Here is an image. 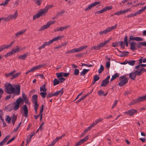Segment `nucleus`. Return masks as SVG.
I'll return each mask as SVG.
<instances>
[{
    "mask_svg": "<svg viewBox=\"0 0 146 146\" xmlns=\"http://www.w3.org/2000/svg\"><path fill=\"white\" fill-rule=\"evenodd\" d=\"M135 40L137 41H142L143 40V39L141 37H136Z\"/></svg>",
    "mask_w": 146,
    "mask_h": 146,
    "instance_id": "774afa93",
    "label": "nucleus"
},
{
    "mask_svg": "<svg viewBox=\"0 0 146 146\" xmlns=\"http://www.w3.org/2000/svg\"><path fill=\"white\" fill-rule=\"evenodd\" d=\"M19 74L20 73H18L15 74H13V75H12V78H14L18 77L19 76Z\"/></svg>",
    "mask_w": 146,
    "mask_h": 146,
    "instance_id": "5fc2aeb1",
    "label": "nucleus"
},
{
    "mask_svg": "<svg viewBox=\"0 0 146 146\" xmlns=\"http://www.w3.org/2000/svg\"><path fill=\"white\" fill-rule=\"evenodd\" d=\"M23 103V101L21 98H19L17 99L15 103V105L14 107V109L15 110H17L19 107L20 104H22Z\"/></svg>",
    "mask_w": 146,
    "mask_h": 146,
    "instance_id": "0eeeda50",
    "label": "nucleus"
},
{
    "mask_svg": "<svg viewBox=\"0 0 146 146\" xmlns=\"http://www.w3.org/2000/svg\"><path fill=\"white\" fill-rule=\"evenodd\" d=\"M135 61L134 60L128 61V64L131 66H133L135 64Z\"/></svg>",
    "mask_w": 146,
    "mask_h": 146,
    "instance_id": "4c0bfd02",
    "label": "nucleus"
},
{
    "mask_svg": "<svg viewBox=\"0 0 146 146\" xmlns=\"http://www.w3.org/2000/svg\"><path fill=\"white\" fill-rule=\"evenodd\" d=\"M11 20L16 19L18 15V13L17 10H16L13 14L9 15Z\"/></svg>",
    "mask_w": 146,
    "mask_h": 146,
    "instance_id": "2eb2a0df",
    "label": "nucleus"
},
{
    "mask_svg": "<svg viewBox=\"0 0 146 146\" xmlns=\"http://www.w3.org/2000/svg\"><path fill=\"white\" fill-rule=\"evenodd\" d=\"M137 111V110L134 109H132L128 111L123 112V113L125 115H129L131 116H132Z\"/></svg>",
    "mask_w": 146,
    "mask_h": 146,
    "instance_id": "1a4fd4ad",
    "label": "nucleus"
},
{
    "mask_svg": "<svg viewBox=\"0 0 146 146\" xmlns=\"http://www.w3.org/2000/svg\"><path fill=\"white\" fill-rule=\"evenodd\" d=\"M137 75L134 72H131L129 74V77L131 79L133 80H135Z\"/></svg>",
    "mask_w": 146,
    "mask_h": 146,
    "instance_id": "6ab92c4d",
    "label": "nucleus"
},
{
    "mask_svg": "<svg viewBox=\"0 0 146 146\" xmlns=\"http://www.w3.org/2000/svg\"><path fill=\"white\" fill-rule=\"evenodd\" d=\"M120 75V74L118 73H116L113 74L110 80L111 81H112Z\"/></svg>",
    "mask_w": 146,
    "mask_h": 146,
    "instance_id": "bb28decb",
    "label": "nucleus"
},
{
    "mask_svg": "<svg viewBox=\"0 0 146 146\" xmlns=\"http://www.w3.org/2000/svg\"><path fill=\"white\" fill-rule=\"evenodd\" d=\"M146 66V64H139L138 66H135V68H138L139 66L141 67V68H144Z\"/></svg>",
    "mask_w": 146,
    "mask_h": 146,
    "instance_id": "37998d69",
    "label": "nucleus"
},
{
    "mask_svg": "<svg viewBox=\"0 0 146 146\" xmlns=\"http://www.w3.org/2000/svg\"><path fill=\"white\" fill-rule=\"evenodd\" d=\"M55 21H48L46 25H44L42 26L38 30L39 31H42L44 30L45 29H46L48 28L50 26L54 23Z\"/></svg>",
    "mask_w": 146,
    "mask_h": 146,
    "instance_id": "6e6552de",
    "label": "nucleus"
},
{
    "mask_svg": "<svg viewBox=\"0 0 146 146\" xmlns=\"http://www.w3.org/2000/svg\"><path fill=\"white\" fill-rule=\"evenodd\" d=\"M62 36H58L56 37L53 38L51 40H50L49 41L50 44L52 43L53 42L57 41L58 40H61L63 37Z\"/></svg>",
    "mask_w": 146,
    "mask_h": 146,
    "instance_id": "ddd939ff",
    "label": "nucleus"
},
{
    "mask_svg": "<svg viewBox=\"0 0 146 146\" xmlns=\"http://www.w3.org/2000/svg\"><path fill=\"white\" fill-rule=\"evenodd\" d=\"M102 120V119L101 118H99L98 119L96 120L94 122L92 123L93 125L94 126L95 125H96L97 123H98V122L101 121Z\"/></svg>",
    "mask_w": 146,
    "mask_h": 146,
    "instance_id": "7c9ffc66",
    "label": "nucleus"
},
{
    "mask_svg": "<svg viewBox=\"0 0 146 146\" xmlns=\"http://www.w3.org/2000/svg\"><path fill=\"white\" fill-rule=\"evenodd\" d=\"M21 122H20L19 124L18 125V126L15 128L13 130V132H16V131H17V130H18V129L19 128V127H20V125H21Z\"/></svg>",
    "mask_w": 146,
    "mask_h": 146,
    "instance_id": "3c124183",
    "label": "nucleus"
},
{
    "mask_svg": "<svg viewBox=\"0 0 146 146\" xmlns=\"http://www.w3.org/2000/svg\"><path fill=\"white\" fill-rule=\"evenodd\" d=\"M63 89H61L54 93V96H56L60 94V95H61L63 94Z\"/></svg>",
    "mask_w": 146,
    "mask_h": 146,
    "instance_id": "4be33fe9",
    "label": "nucleus"
},
{
    "mask_svg": "<svg viewBox=\"0 0 146 146\" xmlns=\"http://www.w3.org/2000/svg\"><path fill=\"white\" fill-rule=\"evenodd\" d=\"M16 120V118L15 116V115H13L12 116V122L13 124L14 125L15 124V121Z\"/></svg>",
    "mask_w": 146,
    "mask_h": 146,
    "instance_id": "c03bdc74",
    "label": "nucleus"
},
{
    "mask_svg": "<svg viewBox=\"0 0 146 146\" xmlns=\"http://www.w3.org/2000/svg\"><path fill=\"white\" fill-rule=\"evenodd\" d=\"M15 138V137H13V138H11L10 139L9 141H8V142H7V144H9L11 142L13 141L14 140Z\"/></svg>",
    "mask_w": 146,
    "mask_h": 146,
    "instance_id": "338daca9",
    "label": "nucleus"
},
{
    "mask_svg": "<svg viewBox=\"0 0 146 146\" xmlns=\"http://www.w3.org/2000/svg\"><path fill=\"white\" fill-rule=\"evenodd\" d=\"M4 20V21H9L11 19L10 18V17L9 15H8L7 17L4 18V17H1L0 18V23L1 22V21L3 20Z\"/></svg>",
    "mask_w": 146,
    "mask_h": 146,
    "instance_id": "5701e85b",
    "label": "nucleus"
},
{
    "mask_svg": "<svg viewBox=\"0 0 146 146\" xmlns=\"http://www.w3.org/2000/svg\"><path fill=\"white\" fill-rule=\"evenodd\" d=\"M109 82V80H107L105 79L102 81L101 86L106 87L107 86Z\"/></svg>",
    "mask_w": 146,
    "mask_h": 146,
    "instance_id": "b1692460",
    "label": "nucleus"
},
{
    "mask_svg": "<svg viewBox=\"0 0 146 146\" xmlns=\"http://www.w3.org/2000/svg\"><path fill=\"white\" fill-rule=\"evenodd\" d=\"M50 44L48 42H45L41 46H40L38 48V49L41 50L44 48L46 46L49 45Z\"/></svg>",
    "mask_w": 146,
    "mask_h": 146,
    "instance_id": "aec40b11",
    "label": "nucleus"
},
{
    "mask_svg": "<svg viewBox=\"0 0 146 146\" xmlns=\"http://www.w3.org/2000/svg\"><path fill=\"white\" fill-rule=\"evenodd\" d=\"M31 139V138L30 137L28 136H27L26 141L27 144H28L29 142H30Z\"/></svg>",
    "mask_w": 146,
    "mask_h": 146,
    "instance_id": "0e129e2a",
    "label": "nucleus"
},
{
    "mask_svg": "<svg viewBox=\"0 0 146 146\" xmlns=\"http://www.w3.org/2000/svg\"><path fill=\"white\" fill-rule=\"evenodd\" d=\"M10 137V135L6 136L5 137L4 139H3V141H4L5 143L7 142L8 139Z\"/></svg>",
    "mask_w": 146,
    "mask_h": 146,
    "instance_id": "603ef678",
    "label": "nucleus"
},
{
    "mask_svg": "<svg viewBox=\"0 0 146 146\" xmlns=\"http://www.w3.org/2000/svg\"><path fill=\"white\" fill-rule=\"evenodd\" d=\"M13 54H14V53L12 50L11 51L8 52L7 53V54H6L5 55V56L6 58V57H7L8 56H10L11 55H12Z\"/></svg>",
    "mask_w": 146,
    "mask_h": 146,
    "instance_id": "c9c22d12",
    "label": "nucleus"
},
{
    "mask_svg": "<svg viewBox=\"0 0 146 146\" xmlns=\"http://www.w3.org/2000/svg\"><path fill=\"white\" fill-rule=\"evenodd\" d=\"M70 27V26L67 25L64 27H58L56 29L54 30V31L55 32L58 31H63L68 28Z\"/></svg>",
    "mask_w": 146,
    "mask_h": 146,
    "instance_id": "4468645a",
    "label": "nucleus"
},
{
    "mask_svg": "<svg viewBox=\"0 0 146 146\" xmlns=\"http://www.w3.org/2000/svg\"><path fill=\"white\" fill-rule=\"evenodd\" d=\"M79 70L78 69H75L74 70V74L75 75H78L79 73Z\"/></svg>",
    "mask_w": 146,
    "mask_h": 146,
    "instance_id": "09e8293b",
    "label": "nucleus"
},
{
    "mask_svg": "<svg viewBox=\"0 0 146 146\" xmlns=\"http://www.w3.org/2000/svg\"><path fill=\"white\" fill-rule=\"evenodd\" d=\"M109 32L107 28L104 30L103 31H100L99 32V34L100 35H104L107 34Z\"/></svg>",
    "mask_w": 146,
    "mask_h": 146,
    "instance_id": "cd10ccee",
    "label": "nucleus"
},
{
    "mask_svg": "<svg viewBox=\"0 0 146 146\" xmlns=\"http://www.w3.org/2000/svg\"><path fill=\"white\" fill-rule=\"evenodd\" d=\"M63 72H60V73H56V75L58 78H59L63 77L62 76H63Z\"/></svg>",
    "mask_w": 146,
    "mask_h": 146,
    "instance_id": "ea45409f",
    "label": "nucleus"
},
{
    "mask_svg": "<svg viewBox=\"0 0 146 146\" xmlns=\"http://www.w3.org/2000/svg\"><path fill=\"white\" fill-rule=\"evenodd\" d=\"M88 139V136L84 138L81 139L80 141L82 143L85 142Z\"/></svg>",
    "mask_w": 146,
    "mask_h": 146,
    "instance_id": "a18cd8bd",
    "label": "nucleus"
},
{
    "mask_svg": "<svg viewBox=\"0 0 146 146\" xmlns=\"http://www.w3.org/2000/svg\"><path fill=\"white\" fill-rule=\"evenodd\" d=\"M52 7V5H49L46 6L44 9H40L36 14L33 16V19L35 20L43 15L48 11L49 9L51 8Z\"/></svg>",
    "mask_w": 146,
    "mask_h": 146,
    "instance_id": "f03ea898",
    "label": "nucleus"
},
{
    "mask_svg": "<svg viewBox=\"0 0 146 146\" xmlns=\"http://www.w3.org/2000/svg\"><path fill=\"white\" fill-rule=\"evenodd\" d=\"M28 55V54L27 53L25 54L19 56V58L21 60H25L27 57Z\"/></svg>",
    "mask_w": 146,
    "mask_h": 146,
    "instance_id": "a878e982",
    "label": "nucleus"
},
{
    "mask_svg": "<svg viewBox=\"0 0 146 146\" xmlns=\"http://www.w3.org/2000/svg\"><path fill=\"white\" fill-rule=\"evenodd\" d=\"M100 3L99 1L95 2L94 3L89 5L88 7L85 9L86 11H87L90 9L92 7H94L97 5H99Z\"/></svg>",
    "mask_w": 146,
    "mask_h": 146,
    "instance_id": "9b49d317",
    "label": "nucleus"
},
{
    "mask_svg": "<svg viewBox=\"0 0 146 146\" xmlns=\"http://www.w3.org/2000/svg\"><path fill=\"white\" fill-rule=\"evenodd\" d=\"M130 47L131 49L132 50H136L135 42L134 41L131 42L130 44Z\"/></svg>",
    "mask_w": 146,
    "mask_h": 146,
    "instance_id": "dca6fc26",
    "label": "nucleus"
},
{
    "mask_svg": "<svg viewBox=\"0 0 146 146\" xmlns=\"http://www.w3.org/2000/svg\"><path fill=\"white\" fill-rule=\"evenodd\" d=\"M11 0H5L4 2L1 3L0 4V6H5L7 5L8 3Z\"/></svg>",
    "mask_w": 146,
    "mask_h": 146,
    "instance_id": "c756f323",
    "label": "nucleus"
},
{
    "mask_svg": "<svg viewBox=\"0 0 146 146\" xmlns=\"http://www.w3.org/2000/svg\"><path fill=\"white\" fill-rule=\"evenodd\" d=\"M146 9V5L144 6V7L139 10L138 11H137V13L139 14H140L143 11H144L145 9Z\"/></svg>",
    "mask_w": 146,
    "mask_h": 146,
    "instance_id": "72a5a7b5",
    "label": "nucleus"
},
{
    "mask_svg": "<svg viewBox=\"0 0 146 146\" xmlns=\"http://www.w3.org/2000/svg\"><path fill=\"white\" fill-rule=\"evenodd\" d=\"M42 0H37L35 1L36 3L38 5H40L41 3Z\"/></svg>",
    "mask_w": 146,
    "mask_h": 146,
    "instance_id": "4d7b16f0",
    "label": "nucleus"
},
{
    "mask_svg": "<svg viewBox=\"0 0 146 146\" xmlns=\"http://www.w3.org/2000/svg\"><path fill=\"white\" fill-rule=\"evenodd\" d=\"M89 70V69H83L82 71L80 73V74L81 76H84Z\"/></svg>",
    "mask_w": 146,
    "mask_h": 146,
    "instance_id": "393cba45",
    "label": "nucleus"
},
{
    "mask_svg": "<svg viewBox=\"0 0 146 146\" xmlns=\"http://www.w3.org/2000/svg\"><path fill=\"white\" fill-rule=\"evenodd\" d=\"M110 66V62L109 61H107L106 62V68H108L109 69Z\"/></svg>",
    "mask_w": 146,
    "mask_h": 146,
    "instance_id": "8fccbe9b",
    "label": "nucleus"
},
{
    "mask_svg": "<svg viewBox=\"0 0 146 146\" xmlns=\"http://www.w3.org/2000/svg\"><path fill=\"white\" fill-rule=\"evenodd\" d=\"M136 37H134L132 36L131 35L129 36V40H135Z\"/></svg>",
    "mask_w": 146,
    "mask_h": 146,
    "instance_id": "bf43d9fd",
    "label": "nucleus"
},
{
    "mask_svg": "<svg viewBox=\"0 0 146 146\" xmlns=\"http://www.w3.org/2000/svg\"><path fill=\"white\" fill-rule=\"evenodd\" d=\"M120 82L118 84L120 86H122L127 84L128 81V79L125 76L123 75L119 77Z\"/></svg>",
    "mask_w": 146,
    "mask_h": 146,
    "instance_id": "39448f33",
    "label": "nucleus"
},
{
    "mask_svg": "<svg viewBox=\"0 0 146 146\" xmlns=\"http://www.w3.org/2000/svg\"><path fill=\"white\" fill-rule=\"evenodd\" d=\"M146 100V94L143 96L140 97L138 98L137 99H135L133 100L132 102L129 104V105H131L134 104L136 103H138L140 102H142Z\"/></svg>",
    "mask_w": 146,
    "mask_h": 146,
    "instance_id": "20e7f679",
    "label": "nucleus"
},
{
    "mask_svg": "<svg viewBox=\"0 0 146 146\" xmlns=\"http://www.w3.org/2000/svg\"><path fill=\"white\" fill-rule=\"evenodd\" d=\"M117 100H115L114 102V103H113V104L112 105V107H111L112 109L113 108L115 107V106L117 105Z\"/></svg>",
    "mask_w": 146,
    "mask_h": 146,
    "instance_id": "680f3d73",
    "label": "nucleus"
},
{
    "mask_svg": "<svg viewBox=\"0 0 146 146\" xmlns=\"http://www.w3.org/2000/svg\"><path fill=\"white\" fill-rule=\"evenodd\" d=\"M87 47L88 46L87 45H84L78 48H75L66 51V54H68L69 53H74L76 52H80L87 48Z\"/></svg>",
    "mask_w": 146,
    "mask_h": 146,
    "instance_id": "7ed1b4c3",
    "label": "nucleus"
},
{
    "mask_svg": "<svg viewBox=\"0 0 146 146\" xmlns=\"http://www.w3.org/2000/svg\"><path fill=\"white\" fill-rule=\"evenodd\" d=\"M23 115L25 117H27L28 115V109L27 106L24 105L23 107Z\"/></svg>",
    "mask_w": 146,
    "mask_h": 146,
    "instance_id": "f8f14e48",
    "label": "nucleus"
},
{
    "mask_svg": "<svg viewBox=\"0 0 146 146\" xmlns=\"http://www.w3.org/2000/svg\"><path fill=\"white\" fill-rule=\"evenodd\" d=\"M12 50L14 54L17 53L19 51V47L17 46L16 48L12 49Z\"/></svg>",
    "mask_w": 146,
    "mask_h": 146,
    "instance_id": "2f4dec72",
    "label": "nucleus"
},
{
    "mask_svg": "<svg viewBox=\"0 0 146 146\" xmlns=\"http://www.w3.org/2000/svg\"><path fill=\"white\" fill-rule=\"evenodd\" d=\"M40 94L43 98H44L46 97L47 93L46 92H41Z\"/></svg>",
    "mask_w": 146,
    "mask_h": 146,
    "instance_id": "f704fd0d",
    "label": "nucleus"
},
{
    "mask_svg": "<svg viewBox=\"0 0 146 146\" xmlns=\"http://www.w3.org/2000/svg\"><path fill=\"white\" fill-rule=\"evenodd\" d=\"M129 10V9H127L126 10H121L122 13V14H124L125 13H127L128 12Z\"/></svg>",
    "mask_w": 146,
    "mask_h": 146,
    "instance_id": "69168bd1",
    "label": "nucleus"
},
{
    "mask_svg": "<svg viewBox=\"0 0 146 146\" xmlns=\"http://www.w3.org/2000/svg\"><path fill=\"white\" fill-rule=\"evenodd\" d=\"M117 26V25L115 24L114 26H113L112 27H109L107 28V29L108 30V31L109 32H110V31H111L112 30H113L115 29L116 28V27Z\"/></svg>",
    "mask_w": 146,
    "mask_h": 146,
    "instance_id": "c85d7f7f",
    "label": "nucleus"
},
{
    "mask_svg": "<svg viewBox=\"0 0 146 146\" xmlns=\"http://www.w3.org/2000/svg\"><path fill=\"white\" fill-rule=\"evenodd\" d=\"M122 14L121 10L119 11H118L116 13H115L114 14V15H120Z\"/></svg>",
    "mask_w": 146,
    "mask_h": 146,
    "instance_id": "052dcab7",
    "label": "nucleus"
},
{
    "mask_svg": "<svg viewBox=\"0 0 146 146\" xmlns=\"http://www.w3.org/2000/svg\"><path fill=\"white\" fill-rule=\"evenodd\" d=\"M100 77L97 75H95L94 76V79L95 81H97L99 80Z\"/></svg>",
    "mask_w": 146,
    "mask_h": 146,
    "instance_id": "6e6d98bb",
    "label": "nucleus"
},
{
    "mask_svg": "<svg viewBox=\"0 0 146 146\" xmlns=\"http://www.w3.org/2000/svg\"><path fill=\"white\" fill-rule=\"evenodd\" d=\"M44 66V64H43L38 65L35 66H34V68L35 70H37L38 69H39V68H40Z\"/></svg>",
    "mask_w": 146,
    "mask_h": 146,
    "instance_id": "473e14b6",
    "label": "nucleus"
},
{
    "mask_svg": "<svg viewBox=\"0 0 146 146\" xmlns=\"http://www.w3.org/2000/svg\"><path fill=\"white\" fill-rule=\"evenodd\" d=\"M46 84H45L43 85L40 87V92H46L47 89L46 87Z\"/></svg>",
    "mask_w": 146,
    "mask_h": 146,
    "instance_id": "a211bd4d",
    "label": "nucleus"
},
{
    "mask_svg": "<svg viewBox=\"0 0 146 146\" xmlns=\"http://www.w3.org/2000/svg\"><path fill=\"white\" fill-rule=\"evenodd\" d=\"M3 113L2 110H0V119L2 121H3V119L2 116L3 115Z\"/></svg>",
    "mask_w": 146,
    "mask_h": 146,
    "instance_id": "de8ad7c7",
    "label": "nucleus"
},
{
    "mask_svg": "<svg viewBox=\"0 0 146 146\" xmlns=\"http://www.w3.org/2000/svg\"><path fill=\"white\" fill-rule=\"evenodd\" d=\"M27 30V29L21 30L17 32L15 34V35L17 37L20 35H21L24 34L25 32Z\"/></svg>",
    "mask_w": 146,
    "mask_h": 146,
    "instance_id": "f3484780",
    "label": "nucleus"
},
{
    "mask_svg": "<svg viewBox=\"0 0 146 146\" xmlns=\"http://www.w3.org/2000/svg\"><path fill=\"white\" fill-rule=\"evenodd\" d=\"M104 67L102 65H101L100 68L98 70V72L99 74H100L104 70Z\"/></svg>",
    "mask_w": 146,
    "mask_h": 146,
    "instance_id": "a19ab883",
    "label": "nucleus"
},
{
    "mask_svg": "<svg viewBox=\"0 0 146 146\" xmlns=\"http://www.w3.org/2000/svg\"><path fill=\"white\" fill-rule=\"evenodd\" d=\"M136 69L137 70H135L134 72L137 75H140L142 73L146 71V69L144 68H141L139 66L138 68Z\"/></svg>",
    "mask_w": 146,
    "mask_h": 146,
    "instance_id": "9d476101",
    "label": "nucleus"
},
{
    "mask_svg": "<svg viewBox=\"0 0 146 146\" xmlns=\"http://www.w3.org/2000/svg\"><path fill=\"white\" fill-rule=\"evenodd\" d=\"M53 82H54L53 85L54 86L58 84L60 82L59 80H58L57 79H54Z\"/></svg>",
    "mask_w": 146,
    "mask_h": 146,
    "instance_id": "79ce46f5",
    "label": "nucleus"
},
{
    "mask_svg": "<svg viewBox=\"0 0 146 146\" xmlns=\"http://www.w3.org/2000/svg\"><path fill=\"white\" fill-rule=\"evenodd\" d=\"M37 99L38 96L36 95H34L32 96V101L34 104V108L36 113L37 112V109L38 106L37 103Z\"/></svg>",
    "mask_w": 146,
    "mask_h": 146,
    "instance_id": "423d86ee",
    "label": "nucleus"
},
{
    "mask_svg": "<svg viewBox=\"0 0 146 146\" xmlns=\"http://www.w3.org/2000/svg\"><path fill=\"white\" fill-rule=\"evenodd\" d=\"M81 66H86L88 67H92L93 66V65L86 64L84 63H82Z\"/></svg>",
    "mask_w": 146,
    "mask_h": 146,
    "instance_id": "49530a36",
    "label": "nucleus"
},
{
    "mask_svg": "<svg viewBox=\"0 0 146 146\" xmlns=\"http://www.w3.org/2000/svg\"><path fill=\"white\" fill-rule=\"evenodd\" d=\"M15 72V71H12L9 73H7L5 74V76L6 77H8L10 76H12L13 74H14Z\"/></svg>",
    "mask_w": 146,
    "mask_h": 146,
    "instance_id": "58836bf2",
    "label": "nucleus"
},
{
    "mask_svg": "<svg viewBox=\"0 0 146 146\" xmlns=\"http://www.w3.org/2000/svg\"><path fill=\"white\" fill-rule=\"evenodd\" d=\"M5 120L8 123H9L11 122V118L9 115H7L6 116Z\"/></svg>",
    "mask_w": 146,
    "mask_h": 146,
    "instance_id": "e433bc0d",
    "label": "nucleus"
},
{
    "mask_svg": "<svg viewBox=\"0 0 146 146\" xmlns=\"http://www.w3.org/2000/svg\"><path fill=\"white\" fill-rule=\"evenodd\" d=\"M59 78V82L60 83L63 82L65 80V79L63 77L59 78Z\"/></svg>",
    "mask_w": 146,
    "mask_h": 146,
    "instance_id": "13d9d810",
    "label": "nucleus"
},
{
    "mask_svg": "<svg viewBox=\"0 0 146 146\" xmlns=\"http://www.w3.org/2000/svg\"><path fill=\"white\" fill-rule=\"evenodd\" d=\"M94 126L93 125V124H92L90 126L88 127L84 131V133H82V136H83L86 132H87L88 131L91 129Z\"/></svg>",
    "mask_w": 146,
    "mask_h": 146,
    "instance_id": "412c9836",
    "label": "nucleus"
},
{
    "mask_svg": "<svg viewBox=\"0 0 146 146\" xmlns=\"http://www.w3.org/2000/svg\"><path fill=\"white\" fill-rule=\"evenodd\" d=\"M120 45L121 46V48L123 49L125 48V44L124 42L123 41L120 42Z\"/></svg>",
    "mask_w": 146,
    "mask_h": 146,
    "instance_id": "864d4df0",
    "label": "nucleus"
},
{
    "mask_svg": "<svg viewBox=\"0 0 146 146\" xmlns=\"http://www.w3.org/2000/svg\"><path fill=\"white\" fill-rule=\"evenodd\" d=\"M104 12L103 9H102L101 10H100L99 11H96L95 13V14H100V13H103Z\"/></svg>",
    "mask_w": 146,
    "mask_h": 146,
    "instance_id": "e2e57ef3",
    "label": "nucleus"
},
{
    "mask_svg": "<svg viewBox=\"0 0 146 146\" xmlns=\"http://www.w3.org/2000/svg\"><path fill=\"white\" fill-rule=\"evenodd\" d=\"M5 92L8 94L13 93L14 94L18 95L20 92V86L19 85H13L11 84L6 83L5 85Z\"/></svg>",
    "mask_w": 146,
    "mask_h": 146,
    "instance_id": "f257e3e1",
    "label": "nucleus"
}]
</instances>
